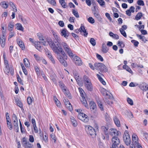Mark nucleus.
<instances>
[{
  "mask_svg": "<svg viewBox=\"0 0 148 148\" xmlns=\"http://www.w3.org/2000/svg\"><path fill=\"white\" fill-rule=\"evenodd\" d=\"M40 43V42L38 41H35L34 43V44L35 47L38 50L40 49L41 48Z\"/></svg>",
  "mask_w": 148,
  "mask_h": 148,
  "instance_id": "nucleus-27",
  "label": "nucleus"
},
{
  "mask_svg": "<svg viewBox=\"0 0 148 148\" xmlns=\"http://www.w3.org/2000/svg\"><path fill=\"white\" fill-rule=\"evenodd\" d=\"M119 131L114 128H111L109 130V133L112 136H116L119 135Z\"/></svg>",
  "mask_w": 148,
  "mask_h": 148,
  "instance_id": "nucleus-13",
  "label": "nucleus"
},
{
  "mask_svg": "<svg viewBox=\"0 0 148 148\" xmlns=\"http://www.w3.org/2000/svg\"><path fill=\"white\" fill-rule=\"evenodd\" d=\"M142 134L143 137V139L148 142V133L145 132H142Z\"/></svg>",
  "mask_w": 148,
  "mask_h": 148,
  "instance_id": "nucleus-32",
  "label": "nucleus"
},
{
  "mask_svg": "<svg viewBox=\"0 0 148 148\" xmlns=\"http://www.w3.org/2000/svg\"><path fill=\"white\" fill-rule=\"evenodd\" d=\"M95 69L101 72H107L108 70L106 66L103 63L96 62L94 64Z\"/></svg>",
  "mask_w": 148,
  "mask_h": 148,
  "instance_id": "nucleus-2",
  "label": "nucleus"
},
{
  "mask_svg": "<svg viewBox=\"0 0 148 148\" xmlns=\"http://www.w3.org/2000/svg\"><path fill=\"white\" fill-rule=\"evenodd\" d=\"M24 64L26 67H29L30 66L29 62L27 58L23 59Z\"/></svg>",
  "mask_w": 148,
  "mask_h": 148,
  "instance_id": "nucleus-38",
  "label": "nucleus"
},
{
  "mask_svg": "<svg viewBox=\"0 0 148 148\" xmlns=\"http://www.w3.org/2000/svg\"><path fill=\"white\" fill-rule=\"evenodd\" d=\"M85 86L88 90L91 91L92 90L93 87L92 84H85Z\"/></svg>",
  "mask_w": 148,
  "mask_h": 148,
  "instance_id": "nucleus-34",
  "label": "nucleus"
},
{
  "mask_svg": "<svg viewBox=\"0 0 148 148\" xmlns=\"http://www.w3.org/2000/svg\"><path fill=\"white\" fill-rule=\"evenodd\" d=\"M62 45L63 49L67 53L69 56L71 58H73L74 55L72 52L71 49L68 45L64 42L62 43Z\"/></svg>",
  "mask_w": 148,
  "mask_h": 148,
  "instance_id": "nucleus-4",
  "label": "nucleus"
},
{
  "mask_svg": "<svg viewBox=\"0 0 148 148\" xmlns=\"http://www.w3.org/2000/svg\"><path fill=\"white\" fill-rule=\"evenodd\" d=\"M4 64L5 65V69L4 71L5 72H8V69L9 68V66L8 61L6 60H4Z\"/></svg>",
  "mask_w": 148,
  "mask_h": 148,
  "instance_id": "nucleus-22",
  "label": "nucleus"
},
{
  "mask_svg": "<svg viewBox=\"0 0 148 148\" xmlns=\"http://www.w3.org/2000/svg\"><path fill=\"white\" fill-rule=\"evenodd\" d=\"M12 119L14 128L17 132H18L19 131L18 123L17 118L15 114H13Z\"/></svg>",
  "mask_w": 148,
  "mask_h": 148,
  "instance_id": "nucleus-6",
  "label": "nucleus"
},
{
  "mask_svg": "<svg viewBox=\"0 0 148 148\" xmlns=\"http://www.w3.org/2000/svg\"><path fill=\"white\" fill-rule=\"evenodd\" d=\"M88 21L89 23L92 24H93L95 23L94 19L91 17H90L88 18Z\"/></svg>",
  "mask_w": 148,
  "mask_h": 148,
  "instance_id": "nucleus-56",
  "label": "nucleus"
},
{
  "mask_svg": "<svg viewBox=\"0 0 148 148\" xmlns=\"http://www.w3.org/2000/svg\"><path fill=\"white\" fill-rule=\"evenodd\" d=\"M106 98V99L105 101V102L107 103V104L110 105L113 103V101H112V100L113 99V98L111 99H110L109 98H108V99H107L108 98Z\"/></svg>",
  "mask_w": 148,
  "mask_h": 148,
  "instance_id": "nucleus-48",
  "label": "nucleus"
},
{
  "mask_svg": "<svg viewBox=\"0 0 148 148\" xmlns=\"http://www.w3.org/2000/svg\"><path fill=\"white\" fill-rule=\"evenodd\" d=\"M50 137L51 138L54 140V142L55 143L56 142L57 138L56 136L53 134H51Z\"/></svg>",
  "mask_w": 148,
  "mask_h": 148,
  "instance_id": "nucleus-57",
  "label": "nucleus"
},
{
  "mask_svg": "<svg viewBox=\"0 0 148 148\" xmlns=\"http://www.w3.org/2000/svg\"><path fill=\"white\" fill-rule=\"evenodd\" d=\"M118 45L119 46H120L121 48H123L125 46V44L123 43V42L120 41H118Z\"/></svg>",
  "mask_w": 148,
  "mask_h": 148,
  "instance_id": "nucleus-58",
  "label": "nucleus"
},
{
  "mask_svg": "<svg viewBox=\"0 0 148 148\" xmlns=\"http://www.w3.org/2000/svg\"><path fill=\"white\" fill-rule=\"evenodd\" d=\"M100 91L101 93L104 96H105L106 98H109L110 99H111L113 98V96L110 94L104 88H101Z\"/></svg>",
  "mask_w": 148,
  "mask_h": 148,
  "instance_id": "nucleus-10",
  "label": "nucleus"
},
{
  "mask_svg": "<svg viewBox=\"0 0 148 148\" xmlns=\"http://www.w3.org/2000/svg\"><path fill=\"white\" fill-rule=\"evenodd\" d=\"M90 42L91 45L93 46H94L96 45V42L95 40L93 38H90Z\"/></svg>",
  "mask_w": 148,
  "mask_h": 148,
  "instance_id": "nucleus-50",
  "label": "nucleus"
},
{
  "mask_svg": "<svg viewBox=\"0 0 148 148\" xmlns=\"http://www.w3.org/2000/svg\"><path fill=\"white\" fill-rule=\"evenodd\" d=\"M32 146V145L28 142L24 147L25 148H31Z\"/></svg>",
  "mask_w": 148,
  "mask_h": 148,
  "instance_id": "nucleus-64",
  "label": "nucleus"
},
{
  "mask_svg": "<svg viewBox=\"0 0 148 148\" xmlns=\"http://www.w3.org/2000/svg\"><path fill=\"white\" fill-rule=\"evenodd\" d=\"M96 56L99 60H100V61L101 62L103 61V59L102 57L100 55L97 54L96 55Z\"/></svg>",
  "mask_w": 148,
  "mask_h": 148,
  "instance_id": "nucleus-63",
  "label": "nucleus"
},
{
  "mask_svg": "<svg viewBox=\"0 0 148 148\" xmlns=\"http://www.w3.org/2000/svg\"><path fill=\"white\" fill-rule=\"evenodd\" d=\"M101 130L103 131H104V133L106 135H108V132H107L108 129V128L104 126H103L101 127Z\"/></svg>",
  "mask_w": 148,
  "mask_h": 148,
  "instance_id": "nucleus-39",
  "label": "nucleus"
},
{
  "mask_svg": "<svg viewBox=\"0 0 148 148\" xmlns=\"http://www.w3.org/2000/svg\"><path fill=\"white\" fill-rule=\"evenodd\" d=\"M9 5L13 9V11L14 12H16L17 10L16 7L15 6L14 4L13 3H12V2H10L9 3Z\"/></svg>",
  "mask_w": 148,
  "mask_h": 148,
  "instance_id": "nucleus-37",
  "label": "nucleus"
},
{
  "mask_svg": "<svg viewBox=\"0 0 148 148\" xmlns=\"http://www.w3.org/2000/svg\"><path fill=\"white\" fill-rule=\"evenodd\" d=\"M119 31L122 35L124 37H127L126 33L125 31L122 30L121 29H120Z\"/></svg>",
  "mask_w": 148,
  "mask_h": 148,
  "instance_id": "nucleus-62",
  "label": "nucleus"
},
{
  "mask_svg": "<svg viewBox=\"0 0 148 148\" xmlns=\"http://www.w3.org/2000/svg\"><path fill=\"white\" fill-rule=\"evenodd\" d=\"M74 62L77 65L80 66L82 64L81 59L78 56H75L73 58Z\"/></svg>",
  "mask_w": 148,
  "mask_h": 148,
  "instance_id": "nucleus-15",
  "label": "nucleus"
},
{
  "mask_svg": "<svg viewBox=\"0 0 148 148\" xmlns=\"http://www.w3.org/2000/svg\"><path fill=\"white\" fill-rule=\"evenodd\" d=\"M99 3L100 5L102 6L104 5L105 4V2L103 0H96Z\"/></svg>",
  "mask_w": 148,
  "mask_h": 148,
  "instance_id": "nucleus-54",
  "label": "nucleus"
},
{
  "mask_svg": "<svg viewBox=\"0 0 148 148\" xmlns=\"http://www.w3.org/2000/svg\"><path fill=\"white\" fill-rule=\"evenodd\" d=\"M120 143V140L117 137L113 136L112 138L111 148H117Z\"/></svg>",
  "mask_w": 148,
  "mask_h": 148,
  "instance_id": "nucleus-5",
  "label": "nucleus"
},
{
  "mask_svg": "<svg viewBox=\"0 0 148 148\" xmlns=\"http://www.w3.org/2000/svg\"><path fill=\"white\" fill-rule=\"evenodd\" d=\"M14 25L13 23L12 22H10L8 25V29L9 31L11 32L13 29Z\"/></svg>",
  "mask_w": 148,
  "mask_h": 148,
  "instance_id": "nucleus-31",
  "label": "nucleus"
},
{
  "mask_svg": "<svg viewBox=\"0 0 148 148\" xmlns=\"http://www.w3.org/2000/svg\"><path fill=\"white\" fill-rule=\"evenodd\" d=\"M71 121L73 125L75 127L77 125V123L75 120L74 118L73 117L71 118Z\"/></svg>",
  "mask_w": 148,
  "mask_h": 148,
  "instance_id": "nucleus-43",
  "label": "nucleus"
},
{
  "mask_svg": "<svg viewBox=\"0 0 148 148\" xmlns=\"http://www.w3.org/2000/svg\"><path fill=\"white\" fill-rule=\"evenodd\" d=\"M78 118L84 122H87L88 121V116L82 113H79L77 115Z\"/></svg>",
  "mask_w": 148,
  "mask_h": 148,
  "instance_id": "nucleus-9",
  "label": "nucleus"
},
{
  "mask_svg": "<svg viewBox=\"0 0 148 148\" xmlns=\"http://www.w3.org/2000/svg\"><path fill=\"white\" fill-rule=\"evenodd\" d=\"M34 56L36 59L38 61L40 60L42 58V57H40L36 54H34Z\"/></svg>",
  "mask_w": 148,
  "mask_h": 148,
  "instance_id": "nucleus-61",
  "label": "nucleus"
},
{
  "mask_svg": "<svg viewBox=\"0 0 148 148\" xmlns=\"http://www.w3.org/2000/svg\"><path fill=\"white\" fill-rule=\"evenodd\" d=\"M97 76L99 80L100 81V82L101 83H103V82H104L105 83H106V82H105L103 79V78L100 76L98 74H97Z\"/></svg>",
  "mask_w": 148,
  "mask_h": 148,
  "instance_id": "nucleus-60",
  "label": "nucleus"
},
{
  "mask_svg": "<svg viewBox=\"0 0 148 148\" xmlns=\"http://www.w3.org/2000/svg\"><path fill=\"white\" fill-rule=\"evenodd\" d=\"M97 103L98 104L99 107L100 108V110L103 111V107L101 102L98 99L97 100Z\"/></svg>",
  "mask_w": 148,
  "mask_h": 148,
  "instance_id": "nucleus-33",
  "label": "nucleus"
},
{
  "mask_svg": "<svg viewBox=\"0 0 148 148\" xmlns=\"http://www.w3.org/2000/svg\"><path fill=\"white\" fill-rule=\"evenodd\" d=\"M65 0H59V2L62 7L64 8H66L67 5L65 1Z\"/></svg>",
  "mask_w": 148,
  "mask_h": 148,
  "instance_id": "nucleus-30",
  "label": "nucleus"
},
{
  "mask_svg": "<svg viewBox=\"0 0 148 148\" xmlns=\"http://www.w3.org/2000/svg\"><path fill=\"white\" fill-rule=\"evenodd\" d=\"M59 86L62 89L66 97H69V98L71 99V94L69 93V90L67 89V88L65 86L64 84H60Z\"/></svg>",
  "mask_w": 148,
  "mask_h": 148,
  "instance_id": "nucleus-7",
  "label": "nucleus"
},
{
  "mask_svg": "<svg viewBox=\"0 0 148 148\" xmlns=\"http://www.w3.org/2000/svg\"><path fill=\"white\" fill-rule=\"evenodd\" d=\"M127 103L131 106L133 105V102L132 99L129 97H127Z\"/></svg>",
  "mask_w": 148,
  "mask_h": 148,
  "instance_id": "nucleus-52",
  "label": "nucleus"
},
{
  "mask_svg": "<svg viewBox=\"0 0 148 148\" xmlns=\"http://www.w3.org/2000/svg\"><path fill=\"white\" fill-rule=\"evenodd\" d=\"M46 55L49 58L50 60H51V62L53 64H55V61L54 60L53 57L52 56L51 53L50 52H47L46 53Z\"/></svg>",
  "mask_w": 148,
  "mask_h": 148,
  "instance_id": "nucleus-21",
  "label": "nucleus"
},
{
  "mask_svg": "<svg viewBox=\"0 0 148 148\" xmlns=\"http://www.w3.org/2000/svg\"><path fill=\"white\" fill-rule=\"evenodd\" d=\"M1 6L4 8L6 9L8 6V5L5 2V1H4L1 2L0 4Z\"/></svg>",
  "mask_w": 148,
  "mask_h": 148,
  "instance_id": "nucleus-45",
  "label": "nucleus"
},
{
  "mask_svg": "<svg viewBox=\"0 0 148 148\" xmlns=\"http://www.w3.org/2000/svg\"><path fill=\"white\" fill-rule=\"evenodd\" d=\"M86 132L88 134L92 135L95 134L94 129L90 126H88L86 127Z\"/></svg>",
  "mask_w": 148,
  "mask_h": 148,
  "instance_id": "nucleus-14",
  "label": "nucleus"
},
{
  "mask_svg": "<svg viewBox=\"0 0 148 148\" xmlns=\"http://www.w3.org/2000/svg\"><path fill=\"white\" fill-rule=\"evenodd\" d=\"M142 16V13L141 12L138 13L135 17V19L137 20L140 19Z\"/></svg>",
  "mask_w": 148,
  "mask_h": 148,
  "instance_id": "nucleus-44",
  "label": "nucleus"
},
{
  "mask_svg": "<svg viewBox=\"0 0 148 148\" xmlns=\"http://www.w3.org/2000/svg\"><path fill=\"white\" fill-rule=\"evenodd\" d=\"M17 26L16 29L19 30L23 31L24 28L20 23H17L16 24Z\"/></svg>",
  "mask_w": 148,
  "mask_h": 148,
  "instance_id": "nucleus-42",
  "label": "nucleus"
},
{
  "mask_svg": "<svg viewBox=\"0 0 148 148\" xmlns=\"http://www.w3.org/2000/svg\"><path fill=\"white\" fill-rule=\"evenodd\" d=\"M109 50V49L107 48L106 45L104 43L102 44V46L101 51L104 53H107Z\"/></svg>",
  "mask_w": 148,
  "mask_h": 148,
  "instance_id": "nucleus-24",
  "label": "nucleus"
},
{
  "mask_svg": "<svg viewBox=\"0 0 148 148\" xmlns=\"http://www.w3.org/2000/svg\"><path fill=\"white\" fill-rule=\"evenodd\" d=\"M72 12L73 14L76 18H78L79 17L77 11L75 10L74 9L72 10Z\"/></svg>",
  "mask_w": 148,
  "mask_h": 148,
  "instance_id": "nucleus-49",
  "label": "nucleus"
},
{
  "mask_svg": "<svg viewBox=\"0 0 148 148\" xmlns=\"http://www.w3.org/2000/svg\"><path fill=\"white\" fill-rule=\"evenodd\" d=\"M137 3L139 5L143 6L144 5V1L142 0H138L137 1Z\"/></svg>",
  "mask_w": 148,
  "mask_h": 148,
  "instance_id": "nucleus-55",
  "label": "nucleus"
},
{
  "mask_svg": "<svg viewBox=\"0 0 148 148\" xmlns=\"http://www.w3.org/2000/svg\"><path fill=\"white\" fill-rule=\"evenodd\" d=\"M73 74L75 77L76 80L77 81V80H79L80 77L79 74L78 72L75 70L73 71Z\"/></svg>",
  "mask_w": 148,
  "mask_h": 148,
  "instance_id": "nucleus-26",
  "label": "nucleus"
},
{
  "mask_svg": "<svg viewBox=\"0 0 148 148\" xmlns=\"http://www.w3.org/2000/svg\"><path fill=\"white\" fill-rule=\"evenodd\" d=\"M65 105L66 108H67L70 111H71L72 110V106L70 102L69 103L65 104Z\"/></svg>",
  "mask_w": 148,
  "mask_h": 148,
  "instance_id": "nucleus-51",
  "label": "nucleus"
},
{
  "mask_svg": "<svg viewBox=\"0 0 148 148\" xmlns=\"http://www.w3.org/2000/svg\"><path fill=\"white\" fill-rule=\"evenodd\" d=\"M79 90L81 96L80 99L82 103L85 107L88 108V106L85 97V93L82 88H79Z\"/></svg>",
  "mask_w": 148,
  "mask_h": 148,
  "instance_id": "nucleus-3",
  "label": "nucleus"
},
{
  "mask_svg": "<svg viewBox=\"0 0 148 148\" xmlns=\"http://www.w3.org/2000/svg\"><path fill=\"white\" fill-rule=\"evenodd\" d=\"M123 68L125 69L127 71L129 72L130 73H132V71L128 66L126 65H123Z\"/></svg>",
  "mask_w": 148,
  "mask_h": 148,
  "instance_id": "nucleus-36",
  "label": "nucleus"
},
{
  "mask_svg": "<svg viewBox=\"0 0 148 148\" xmlns=\"http://www.w3.org/2000/svg\"><path fill=\"white\" fill-rule=\"evenodd\" d=\"M47 2L53 6H56V4L55 0H47Z\"/></svg>",
  "mask_w": 148,
  "mask_h": 148,
  "instance_id": "nucleus-47",
  "label": "nucleus"
},
{
  "mask_svg": "<svg viewBox=\"0 0 148 148\" xmlns=\"http://www.w3.org/2000/svg\"><path fill=\"white\" fill-rule=\"evenodd\" d=\"M113 119L114 122L117 126L119 127L120 126V123L118 117L116 116H113Z\"/></svg>",
  "mask_w": 148,
  "mask_h": 148,
  "instance_id": "nucleus-20",
  "label": "nucleus"
},
{
  "mask_svg": "<svg viewBox=\"0 0 148 148\" xmlns=\"http://www.w3.org/2000/svg\"><path fill=\"white\" fill-rule=\"evenodd\" d=\"M53 52L57 54V58L60 62L64 66L67 65L65 59H67V57L65 52L61 47H57L55 46L53 48Z\"/></svg>",
  "mask_w": 148,
  "mask_h": 148,
  "instance_id": "nucleus-1",
  "label": "nucleus"
},
{
  "mask_svg": "<svg viewBox=\"0 0 148 148\" xmlns=\"http://www.w3.org/2000/svg\"><path fill=\"white\" fill-rule=\"evenodd\" d=\"M123 139L125 144L127 145H130V135L127 131H125L123 136Z\"/></svg>",
  "mask_w": 148,
  "mask_h": 148,
  "instance_id": "nucleus-8",
  "label": "nucleus"
},
{
  "mask_svg": "<svg viewBox=\"0 0 148 148\" xmlns=\"http://www.w3.org/2000/svg\"><path fill=\"white\" fill-rule=\"evenodd\" d=\"M109 35L113 38L116 39H118L119 38V36L116 34H114L112 32L109 33Z\"/></svg>",
  "mask_w": 148,
  "mask_h": 148,
  "instance_id": "nucleus-29",
  "label": "nucleus"
},
{
  "mask_svg": "<svg viewBox=\"0 0 148 148\" xmlns=\"http://www.w3.org/2000/svg\"><path fill=\"white\" fill-rule=\"evenodd\" d=\"M20 64L21 66L23 72L25 75H27V71L26 69H25V67L24 66V65H23L22 63H20Z\"/></svg>",
  "mask_w": 148,
  "mask_h": 148,
  "instance_id": "nucleus-46",
  "label": "nucleus"
},
{
  "mask_svg": "<svg viewBox=\"0 0 148 148\" xmlns=\"http://www.w3.org/2000/svg\"><path fill=\"white\" fill-rule=\"evenodd\" d=\"M94 15L99 21L100 22L101 21L102 18H101L100 15L98 12H97L96 13L94 14Z\"/></svg>",
  "mask_w": 148,
  "mask_h": 148,
  "instance_id": "nucleus-40",
  "label": "nucleus"
},
{
  "mask_svg": "<svg viewBox=\"0 0 148 148\" xmlns=\"http://www.w3.org/2000/svg\"><path fill=\"white\" fill-rule=\"evenodd\" d=\"M131 42L135 47H137L139 44V42L138 41L134 40H132Z\"/></svg>",
  "mask_w": 148,
  "mask_h": 148,
  "instance_id": "nucleus-59",
  "label": "nucleus"
},
{
  "mask_svg": "<svg viewBox=\"0 0 148 148\" xmlns=\"http://www.w3.org/2000/svg\"><path fill=\"white\" fill-rule=\"evenodd\" d=\"M47 44H48L49 46L52 48V50H53V48L54 46H56L57 47H59L60 45L57 43H56V45L54 44L53 42L52 41L51 39H48L47 40Z\"/></svg>",
  "mask_w": 148,
  "mask_h": 148,
  "instance_id": "nucleus-17",
  "label": "nucleus"
},
{
  "mask_svg": "<svg viewBox=\"0 0 148 148\" xmlns=\"http://www.w3.org/2000/svg\"><path fill=\"white\" fill-rule=\"evenodd\" d=\"M90 107L91 110H95L96 108L95 103L93 101L90 102L89 103Z\"/></svg>",
  "mask_w": 148,
  "mask_h": 148,
  "instance_id": "nucleus-23",
  "label": "nucleus"
},
{
  "mask_svg": "<svg viewBox=\"0 0 148 148\" xmlns=\"http://www.w3.org/2000/svg\"><path fill=\"white\" fill-rule=\"evenodd\" d=\"M83 80L84 82L87 83H91L90 80L88 77L86 75H84L83 77Z\"/></svg>",
  "mask_w": 148,
  "mask_h": 148,
  "instance_id": "nucleus-41",
  "label": "nucleus"
},
{
  "mask_svg": "<svg viewBox=\"0 0 148 148\" xmlns=\"http://www.w3.org/2000/svg\"><path fill=\"white\" fill-rule=\"evenodd\" d=\"M27 140L25 138H23L21 141V143L22 145L24 147L27 144Z\"/></svg>",
  "mask_w": 148,
  "mask_h": 148,
  "instance_id": "nucleus-53",
  "label": "nucleus"
},
{
  "mask_svg": "<svg viewBox=\"0 0 148 148\" xmlns=\"http://www.w3.org/2000/svg\"><path fill=\"white\" fill-rule=\"evenodd\" d=\"M16 103L17 105L19 107L21 108L23 107V104L21 101L18 99H16L15 100Z\"/></svg>",
  "mask_w": 148,
  "mask_h": 148,
  "instance_id": "nucleus-35",
  "label": "nucleus"
},
{
  "mask_svg": "<svg viewBox=\"0 0 148 148\" xmlns=\"http://www.w3.org/2000/svg\"><path fill=\"white\" fill-rule=\"evenodd\" d=\"M5 31L2 32V36H1L0 38V43L2 47H3L5 44Z\"/></svg>",
  "mask_w": 148,
  "mask_h": 148,
  "instance_id": "nucleus-12",
  "label": "nucleus"
},
{
  "mask_svg": "<svg viewBox=\"0 0 148 148\" xmlns=\"http://www.w3.org/2000/svg\"><path fill=\"white\" fill-rule=\"evenodd\" d=\"M52 33L53 34V36L55 38L56 41L55 42L56 43H57L59 44L60 45V38L57 35L56 33L54 31H52Z\"/></svg>",
  "mask_w": 148,
  "mask_h": 148,
  "instance_id": "nucleus-19",
  "label": "nucleus"
},
{
  "mask_svg": "<svg viewBox=\"0 0 148 148\" xmlns=\"http://www.w3.org/2000/svg\"><path fill=\"white\" fill-rule=\"evenodd\" d=\"M132 141L133 145H137L138 144V137L137 136L134 134L132 135Z\"/></svg>",
  "mask_w": 148,
  "mask_h": 148,
  "instance_id": "nucleus-18",
  "label": "nucleus"
},
{
  "mask_svg": "<svg viewBox=\"0 0 148 148\" xmlns=\"http://www.w3.org/2000/svg\"><path fill=\"white\" fill-rule=\"evenodd\" d=\"M17 43L22 50L24 49V45L21 40H17Z\"/></svg>",
  "mask_w": 148,
  "mask_h": 148,
  "instance_id": "nucleus-28",
  "label": "nucleus"
},
{
  "mask_svg": "<svg viewBox=\"0 0 148 148\" xmlns=\"http://www.w3.org/2000/svg\"><path fill=\"white\" fill-rule=\"evenodd\" d=\"M79 32L84 33V35L85 37L87 36L88 33L87 32L84 26L82 24L81 25L79 29H77L75 30V32L76 33H78Z\"/></svg>",
  "mask_w": 148,
  "mask_h": 148,
  "instance_id": "nucleus-11",
  "label": "nucleus"
},
{
  "mask_svg": "<svg viewBox=\"0 0 148 148\" xmlns=\"http://www.w3.org/2000/svg\"><path fill=\"white\" fill-rule=\"evenodd\" d=\"M139 88L143 91L148 90V85H143L140 84L139 86Z\"/></svg>",
  "mask_w": 148,
  "mask_h": 148,
  "instance_id": "nucleus-25",
  "label": "nucleus"
},
{
  "mask_svg": "<svg viewBox=\"0 0 148 148\" xmlns=\"http://www.w3.org/2000/svg\"><path fill=\"white\" fill-rule=\"evenodd\" d=\"M61 35L66 39H67L69 36V32L66 29H64L61 30Z\"/></svg>",
  "mask_w": 148,
  "mask_h": 148,
  "instance_id": "nucleus-16",
  "label": "nucleus"
}]
</instances>
